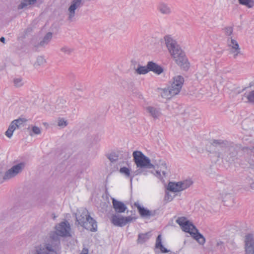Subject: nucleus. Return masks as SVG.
<instances>
[{
    "mask_svg": "<svg viewBox=\"0 0 254 254\" xmlns=\"http://www.w3.org/2000/svg\"><path fill=\"white\" fill-rule=\"evenodd\" d=\"M157 9L162 15H169L172 13V10L170 5L163 1L158 2Z\"/></svg>",
    "mask_w": 254,
    "mask_h": 254,
    "instance_id": "obj_16",
    "label": "nucleus"
},
{
    "mask_svg": "<svg viewBox=\"0 0 254 254\" xmlns=\"http://www.w3.org/2000/svg\"><path fill=\"white\" fill-rule=\"evenodd\" d=\"M46 63V60L43 56H38L37 58L36 61L34 64L35 68H37L40 66L43 65Z\"/></svg>",
    "mask_w": 254,
    "mask_h": 254,
    "instance_id": "obj_34",
    "label": "nucleus"
},
{
    "mask_svg": "<svg viewBox=\"0 0 254 254\" xmlns=\"http://www.w3.org/2000/svg\"><path fill=\"white\" fill-rule=\"evenodd\" d=\"M147 67L149 71H153L157 74H160L163 71V69L161 66L151 61L148 62Z\"/></svg>",
    "mask_w": 254,
    "mask_h": 254,
    "instance_id": "obj_19",
    "label": "nucleus"
},
{
    "mask_svg": "<svg viewBox=\"0 0 254 254\" xmlns=\"http://www.w3.org/2000/svg\"><path fill=\"white\" fill-rule=\"evenodd\" d=\"M68 103L64 100H60L55 106V112L58 113H65L68 111Z\"/></svg>",
    "mask_w": 254,
    "mask_h": 254,
    "instance_id": "obj_18",
    "label": "nucleus"
},
{
    "mask_svg": "<svg viewBox=\"0 0 254 254\" xmlns=\"http://www.w3.org/2000/svg\"><path fill=\"white\" fill-rule=\"evenodd\" d=\"M238 1L241 5L248 8H252L254 6V0H238Z\"/></svg>",
    "mask_w": 254,
    "mask_h": 254,
    "instance_id": "obj_32",
    "label": "nucleus"
},
{
    "mask_svg": "<svg viewBox=\"0 0 254 254\" xmlns=\"http://www.w3.org/2000/svg\"><path fill=\"white\" fill-rule=\"evenodd\" d=\"M155 247L156 248L160 249V251L163 253H166L169 252V251L167 250V249L165 248L162 244L161 235H159L157 237Z\"/></svg>",
    "mask_w": 254,
    "mask_h": 254,
    "instance_id": "obj_26",
    "label": "nucleus"
},
{
    "mask_svg": "<svg viewBox=\"0 0 254 254\" xmlns=\"http://www.w3.org/2000/svg\"><path fill=\"white\" fill-rule=\"evenodd\" d=\"M113 206L115 211L118 213H123L127 209V207L122 202L115 198L112 199Z\"/></svg>",
    "mask_w": 254,
    "mask_h": 254,
    "instance_id": "obj_17",
    "label": "nucleus"
},
{
    "mask_svg": "<svg viewBox=\"0 0 254 254\" xmlns=\"http://www.w3.org/2000/svg\"><path fill=\"white\" fill-rule=\"evenodd\" d=\"M14 85L16 87H20L23 85L24 82L21 77H17L13 80Z\"/></svg>",
    "mask_w": 254,
    "mask_h": 254,
    "instance_id": "obj_36",
    "label": "nucleus"
},
{
    "mask_svg": "<svg viewBox=\"0 0 254 254\" xmlns=\"http://www.w3.org/2000/svg\"><path fill=\"white\" fill-rule=\"evenodd\" d=\"M76 222L81 226L92 232L97 231L96 221L92 218L86 208H81L76 213Z\"/></svg>",
    "mask_w": 254,
    "mask_h": 254,
    "instance_id": "obj_3",
    "label": "nucleus"
},
{
    "mask_svg": "<svg viewBox=\"0 0 254 254\" xmlns=\"http://www.w3.org/2000/svg\"><path fill=\"white\" fill-rule=\"evenodd\" d=\"M167 190L172 192L182 191L179 182L177 183L170 182L168 185Z\"/></svg>",
    "mask_w": 254,
    "mask_h": 254,
    "instance_id": "obj_22",
    "label": "nucleus"
},
{
    "mask_svg": "<svg viewBox=\"0 0 254 254\" xmlns=\"http://www.w3.org/2000/svg\"><path fill=\"white\" fill-rule=\"evenodd\" d=\"M211 144L216 147H219L224 150V152L221 154L222 158L232 164L236 165L238 158L236 157L238 153V147L234 144H229L226 141L222 140H213Z\"/></svg>",
    "mask_w": 254,
    "mask_h": 254,
    "instance_id": "obj_2",
    "label": "nucleus"
},
{
    "mask_svg": "<svg viewBox=\"0 0 254 254\" xmlns=\"http://www.w3.org/2000/svg\"><path fill=\"white\" fill-rule=\"evenodd\" d=\"M184 82L183 77L181 75H177L173 78V81L172 84L174 86H178L179 88H182Z\"/></svg>",
    "mask_w": 254,
    "mask_h": 254,
    "instance_id": "obj_27",
    "label": "nucleus"
},
{
    "mask_svg": "<svg viewBox=\"0 0 254 254\" xmlns=\"http://www.w3.org/2000/svg\"><path fill=\"white\" fill-rule=\"evenodd\" d=\"M5 38L3 37H1L0 39V42H1L3 43H5Z\"/></svg>",
    "mask_w": 254,
    "mask_h": 254,
    "instance_id": "obj_46",
    "label": "nucleus"
},
{
    "mask_svg": "<svg viewBox=\"0 0 254 254\" xmlns=\"http://www.w3.org/2000/svg\"><path fill=\"white\" fill-rule=\"evenodd\" d=\"M134 206L137 208L141 217L143 218H150L151 217L155 216L157 214V210H149L141 206L138 202H135Z\"/></svg>",
    "mask_w": 254,
    "mask_h": 254,
    "instance_id": "obj_12",
    "label": "nucleus"
},
{
    "mask_svg": "<svg viewBox=\"0 0 254 254\" xmlns=\"http://www.w3.org/2000/svg\"><path fill=\"white\" fill-rule=\"evenodd\" d=\"M151 236L150 232H147L143 234H139L138 236V243L143 244L147 241Z\"/></svg>",
    "mask_w": 254,
    "mask_h": 254,
    "instance_id": "obj_25",
    "label": "nucleus"
},
{
    "mask_svg": "<svg viewBox=\"0 0 254 254\" xmlns=\"http://www.w3.org/2000/svg\"><path fill=\"white\" fill-rule=\"evenodd\" d=\"M118 155L115 153H112L109 155L108 158L112 162H115L118 159Z\"/></svg>",
    "mask_w": 254,
    "mask_h": 254,
    "instance_id": "obj_40",
    "label": "nucleus"
},
{
    "mask_svg": "<svg viewBox=\"0 0 254 254\" xmlns=\"http://www.w3.org/2000/svg\"><path fill=\"white\" fill-rule=\"evenodd\" d=\"M70 226L67 221H64L59 223L56 226V231L50 234L51 240L50 242L59 241L60 242L59 236L65 237L70 236Z\"/></svg>",
    "mask_w": 254,
    "mask_h": 254,
    "instance_id": "obj_7",
    "label": "nucleus"
},
{
    "mask_svg": "<svg viewBox=\"0 0 254 254\" xmlns=\"http://www.w3.org/2000/svg\"><path fill=\"white\" fill-rule=\"evenodd\" d=\"M81 254H88V250L87 248H83Z\"/></svg>",
    "mask_w": 254,
    "mask_h": 254,
    "instance_id": "obj_45",
    "label": "nucleus"
},
{
    "mask_svg": "<svg viewBox=\"0 0 254 254\" xmlns=\"http://www.w3.org/2000/svg\"><path fill=\"white\" fill-rule=\"evenodd\" d=\"M145 110L154 119H157L160 116L161 113L159 108L152 106H147L145 108Z\"/></svg>",
    "mask_w": 254,
    "mask_h": 254,
    "instance_id": "obj_20",
    "label": "nucleus"
},
{
    "mask_svg": "<svg viewBox=\"0 0 254 254\" xmlns=\"http://www.w3.org/2000/svg\"><path fill=\"white\" fill-rule=\"evenodd\" d=\"M136 72L139 74H144L149 72L147 65L146 66H139L136 69Z\"/></svg>",
    "mask_w": 254,
    "mask_h": 254,
    "instance_id": "obj_35",
    "label": "nucleus"
},
{
    "mask_svg": "<svg viewBox=\"0 0 254 254\" xmlns=\"http://www.w3.org/2000/svg\"><path fill=\"white\" fill-rule=\"evenodd\" d=\"M242 100L245 102L254 103V90L248 92H246L242 97Z\"/></svg>",
    "mask_w": 254,
    "mask_h": 254,
    "instance_id": "obj_23",
    "label": "nucleus"
},
{
    "mask_svg": "<svg viewBox=\"0 0 254 254\" xmlns=\"http://www.w3.org/2000/svg\"><path fill=\"white\" fill-rule=\"evenodd\" d=\"M165 200L168 201H171L173 199V197L169 194L168 192H166L165 196Z\"/></svg>",
    "mask_w": 254,
    "mask_h": 254,
    "instance_id": "obj_44",
    "label": "nucleus"
},
{
    "mask_svg": "<svg viewBox=\"0 0 254 254\" xmlns=\"http://www.w3.org/2000/svg\"><path fill=\"white\" fill-rule=\"evenodd\" d=\"M164 40L167 49L176 63L184 70H187L189 67V63L185 52L177 41L168 35L164 37Z\"/></svg>",
    "mask_w": 254,
    "mask_h": 254,
    "instance_id": "obj_1",
    "label": "nucleus"
},
{
    "mask_svg": "<svg viewBox=\"0 0 254 254\" xmlns=\"http://www.w3.org/2000/svg\"><path fill=\"white\" fill-rule=\"evenodd\" d=\"M120 172L125 176L126 177L130 178V182L131 183L132 181L133 178L134 177L135 174L133 176H131L130 174V170L128 168L126 167H121L120 169Z\"/></svg>",
    "mask_w": 254,
    "mask_h": 254,
    "instance_id": "obj_28",
    "label": "nucleus"
},
{
    "mask_svg": "<svg viewBox=\"0 0 254 254\" xmlns=\"http://www.w3.org/2000/svg\"><path fill=\"white\" fill-rule=\"evenodd\" d=\"M239 164L244 169L251 168L254 169V160L249 157H243L238 159L236 165Z\"/></svg>",
    "mask_w": 254,
    "mask_h": 254,
    "instance_id": "obj_15",
    "label": "nucleus"
},
{
    "mask_svg": "<svg viewBox=\"0 0 254 254\" xmlns=\"http://www.w3.org/2000/svg\"><path fill=\"white\" fill-rule=\"evenodd\" d=\"M160 93L162 98L167 99H170L173 96H174V95L172 93L169 87L161 89Z\"/></svg>",
    "mask_w": 254,
    "mask_h": 254,
    "instance_id": "obj_24",
    "label": "nucleus"
},
{
    "mask_svg": "<svg viewBox=\"0 0 254 254\" xmlns=\"http://www.w3.org/2000/svg\"><path fill=\"white\" fill-rule=\"evenodd\" d=\"M251 188L254 190V182L251 184Z\"/></svg>",
    "mask_w": 254,
    "mask_h": 254,
    "instance_id": "obj_47",
    "label": "nucleus"
},
{
    "mask_svg": "<svg viewBox=\"0 0 254 254\" xmlns=\"http://www.w3.org/2000/svg\"><path fill=\"white\" fill-rule=\"evenodd\" d=\"M60 50L61 54L64 56L70 55L73 51V49L66 46L61 47Z\"/></svg>",
    "mask_w": 254,
    "mask_h": 254,
    "instance_id": "obj_33",
    "label": "nucleus"
},
{
    "mask_svg": "<svg viewBox=\"0 0 254 254\" xmlns=\"http://www.w3.org/2000/svg\"><path fill=\"white\" fill-rule=\"evenodd\" d=\"M60 250V243L48 242L36 246L31 251V254H58Z\"/></svg>",
    "mask_w": 254,
    "mask_h": 254,
    "instance_id": "obj_5",
    "label": "nucleus"
},
{
    "mask_svg": "<svg viewBox=\"0 0 254 254\" xmlns=\"http://www.w3.org/2000/svg\"><path fill=\"white\" fill-rule=\"evenodd\" d=\"M58 125L60 127H65L67 125V121L64 118H59L58 119Z\"/></svg>",
    "mask_w": 254,
    "mask_h": 254,
    "instance_id": "obj_39",
    "label": "nucleus"
},
{
    "mask_svg": "<svg viewBox=\"0 0 254 254\" xmlns=\"http://www.w3.org/2000/svg\"><path fill=\"white\" fill-rule=\"evenodd\" d=\"M244 152L247 153V154L251 153L254 156V145L250 147H244L242 148Z\"/></svg>",
    "mask_w": 254,
    "mask_h": 254,
    "instance_id": "obj_38",
    "label": "nucleus"
},
{
    "mask_svg": "<svg viewBox=\"0 0 254 254\" xmlns=\"http://www.w3.org/2000/svg\"><path fill=\"white\" fill-rule=\"evenodd\" d=\"M15 122H12L10 125L9 126V127L7 129V130L5 131V135L8 137L11 138L12 136L13 131L15 130L16 127V125L15 124Z\"/></svg>",
    "mask_w": 254,
    "mask_h": 254,
    "instance_id": "obj_29",
    "label": "nucleus"
},
{
    "mask_svg": "<svg viewBox=\"0 0 254 254\" xmlns=\"http://www.w3.org/2000/svg\"><path fill=\"white\" fill-rule=\"evenodd\" d=\"M133 161L139 168L134 172L135 175H138L143 172V169H152L155 168L153 164L151 163L150 159L140 151H134L132 153Z\"/></svg>",
    "mask_w": 254,
    "mask_h": 254,
    "instance_id": "obj_6",
    "label": "nucleus"
},
{
    "mask_svg": "<svg viewBox=\"0 0 254 254\" xmlns=\"http://www.w3.org/2000/svg\"><path fill=\"white\" fill-rule=\"evenodd\" d=\"M30 135L31 136H32V135H33V134H32L31 133H30Z\"/></svg>",
    "mask_w": 254,
    "mask_h": 254,
    "instance_id": "obj_49",
    "label": "nucleus"
},
{
    "mask_svg": "<svg viewBox=\"0 0 254 254\" xmlns=\"http://www.w3.org/2000/svg\"><path fill=\"white\" fill-rule=\"evenodd\" d=\"M25 162H20L13 165L5 172L3 179L6 181L14 178L23 171L25 167Z\"/></svg>",
    "mask_w": 254,
    "mask_h": 254,
    "instance_id": "obj_8",
    "label": "nucleus"
},
{
    "mask_svg": "<svg viewBox=\"0 0 254 254\" xmlns=\"http://www.w3.org/2000/svg\"><path fill=\"white\" fill-rule=\"evenodd\" d=\"M144 175H146V172H144L143 173Z\"/></svg>",
    "mask_w": 254,
    "mask_h": 254,
    "instance_id": "obj_50",
    "label": "nucleus"
},
{
    "mask_svg": "<svg viewBox=\"0 0 254 254\" xmlns=\"http://www.w3.org/2000/svg\"><path fill=\"white\" fill-rule=\"evenodd\" d=\"M192 183L193 182L190 179L179 182V184L181 186L182 190L190 187L192 184Z\"/></svg>",
    "mask_w": 254,
    "mask_h": 254,
    "instance_id": "obj_30",
    "label": "nucleus"
},
{
    "mask_svg": "<svg viewBox=\"0 0 254 254\" xmlns=\"http://www.w3.org/2000/svg\"><path fill=\"white\" fill-rule=\"evenodd\" d=\"M53 34L51 32H49L44 37L43 40L40 42V43L36 45L37 47H45L51 41L52 38Z\"/></svg>",
    "mask_w": 254,
    "mask_h": 254,
    "instance_id": "obj_21",
    "label": "nucleus"
},
{
    "mask_svg": "<svg viewBox=\"0 0 254 254\" xmlns=\"http://www.w3.org/2000/svg\"><path fill=\"white\" fill-rule=\"evenodd\" d=\"M226 35L230 36L233 33V28L232 27H227L224 29Z\"/></svg>",
    "mask_w": 254,
    "mask_h": 254,
    "instance_id": "obj_43",
    "label": "nucleus"
},
{
    "mask_svg": "<svg viewBox=\"0 0 254 254\" xmlns=\"http://www.w3.org/2000/svg\"><path fill=\"white\" fill-rule=\"evenodd\" d=\"M227 41L230 53L234 55V58H236L240 53V49L238 42L232 38H228Z\"/></svg>",
    "mask_w": 254,
    "mask_h": 254,
    "instance_id": "obj_14",
    "label": "nucleus"
},
{
    "mask_svg": "<svg viewBox=\"0 0 254 254\" xmlns=\"http://www.w3.org/2000/svg\"><path fill=\"white\" fill-rule=\"evenodd\" d=\"M83 4V0H72L67 10V20L72 22L74 19L75 10L80 8Z\"/></svg>",
    "mask_w": 254,
    "mask_h": 254,
    "instance_id": "obj_9",
    "label": "nucleus"
},
{
    "mask_svg": "<svg viewBox=\"0 0 254 254\" xmlns=\"http://www.w3.org/2000/svg\"><path fill=\"white\" fill-rule=\"evenodd\" d=\"M133 220L131 216L123 217L118 215H113L111 218L112 223L115 226L123 227Z\"/></svg>",
    "mask_w": 254,
    "mask_h": 254,
    "instance_id": "obj_11",
    "label": "nucleus"
},
{
    "mask_svg": "<svg viewBox=\"0 0 254 254\" xmlns=\"http://www.w3.org/2000/svg\"><path fill=\"white\" fill-rule=\"evenodd\" d=\"M37 0H23L18 5V8L19 9H23L28 5L33 4Z\"/></svg>",
    "mask_w": 254,
    "mask_h": 254,
    "instance_id": "obj_31",
    "label": "nucleus"
},
{
    "mask_svg": "<svg viewBox=\"0 0 254 254\" xmlns=\"http://www.w3.org/2000/svg\"><path fill=\"white\" fill-rule=\"evenodd\" d=\"M245 242L246 254H254V239L253 235H246Z\"/></svg>",
    "mask_w": 254,
    "mask_h": 254,
    "instance_id": "obj_13",
    "label": "nucleus"
},
{
    "mask_svg": "<svg viewBox=\"0 0 254 254\" xmlns=\"http://www.w3.org/2000/svg\"><path fill=\"white\" fill-rule=\"evenodd\" d=\"M26 121V120L24 119H18L17 120H15L12 122H15V124L16 125V127L18 128L21 125H22L24 122Z\"/></svg>",
    "mask_w": 254,
    "mask_h": 254,
    "instance_id": "obj_41",
    "label": "nucleus"
},
{
    "mask_svg": "<svg viewBox=\"0 0 254 254\" xmlns=\"http://www.w3.org/2000/svg\"><path fill=\"white\" fill-rule=\"evenodd\" d=\"M168 87L174 96L179 94L182 89V88H179L178 86H174L173 84H171V85Z\"/></svg>",
    "mask_w": 254,
    "mask_h": 254,
    "instance_id": "obj_37",
    "label": "nucleus"
},
{
    "mask_svg": "<svg viewBox=\"0 0 254 254\" xmlns=\"http://www.w3.org/2000/svg\"><path fill=\"white\" fill-rule=\"evenodd\" d=\"M32 132L35 134H40L41 133V129L37 126L32 127Z\"/></svg>",
    "mask_w": 254,
    "mask_h": 254,
    "instance_id": "obj_42",
    "label": "nucleus"
},
{
    "mask_svg": "<svg viewBox=\"0 0 254 254\" xmlns=\"http://www.w3.org/2000/svg\"><path fill=\"white\" fill-rule=\"evenodd\" d=\"M155 168H156V173L155 175L159 178H162V176L166 177L167 175V167L166 162L162 160L156 161Z\"/></svg>",
    "mask_w": 254,
    "mask_h": 254,
    "instance_id": "obj_10",
    "label": "nucleus"
},
{
    "mask_svg": "<svg viewBox=\"0 0 254 254\" xmlns=\"http://www.w3.org/2000/svg\"><path fill=\"white\" fill-rule=\"evenodd\" d=\"M176 222L180 226L183 231L190 233L198 243L201 245L204 244L205 239L196 228L185 217H179Z\"/></svg>",
    "mask_w": 254,
    "mask_h": 254,
    "instance_id": "obj_4",
    "label": "nucleus"
},
{
    "mask_svg": "<svg viewBox=\"0 0 254 254\" xmlns=\"http://www.w3.org/2000/svg\"><path fill=\"white\" fill-rule=\"evenodd\" d=\"M221 243H222V242H220V243H218V244H218V245H220V244H221Z\"/></svg>",
    "mask_w": 254,
    "mask_h": 254,
    "instance_id": "obj_48",
    "label": "nucleus"
}]
</instances>
